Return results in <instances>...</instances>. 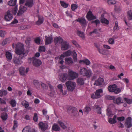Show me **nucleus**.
Segmentation results:
<instances>
[{"instance_id":"nucleus-1","label":"nucleus","mask_w":132,"mask_h":132,"mask_svg":"<svg viewBox=\"0 0 132 132\" xmlns=\"http://www.w3.org/2000/svg\"><path fill=\"white\" fill-rule=\"evenodd\" d=\"M16 53L19 55V57L15 56L13 58V61L15 64L20 65L22 63V61L19 60V58L22 59L25 57L28 54V51L25 50L24 45L21 43H19L16 46Z\"/></svg>"},{"instance_id":"nucleus-2","label":"nucleus","mask_w":132,"mask_h":132,"mask_svg":"<svg viewBox=\"0 0 132 132\" xmlns=\"http://www.w3.org/2000/svg\"><path fill=\"white\" fill-rule=\"evenodd\" d=\"M65 84L68 90L71 91H73L76 86L75 82L70 80L67 81Z\"/></svg>"},{"instance_id":"nucleus-3","label":"nucleus","mask_w":132,"mask_h":132,"mask_svg":"<svg viewBox=\"0 0 132 132\" xmlns=\"http://www.w3.org/2000/svg\"><path fill=\"white\" fill-rule=\"evenodd\" d=\"M80 74L84 76H88L89 77L90 76L92 75V72L90 70H87L86 68H83L80 70Z\"/></svg>"},{"instance_id":"nucleus-4","label":"nucleus","mask_w":132,"mask_h":132,"mask_svg":"<svg viewBox=\"0 0 132 132\" xmlns=\"http://www.w3.org/2000/svg\"><path fill=\"white\" fill-rule=\"evenodd\" d=\"M103 93V90L101 89L96 90L95 93H92L91 95V97L93 99H96L100 98L102 96L101 94Z\"/></svg>"},{"instance_id":"nucleus-5","label":"nucleus","mask_w":132,"mask_h":132,"mask_svg":"<svg viewBox=\"0 0 132 132\" xmlns=\"http://www.w3.org/2000/svg\"><path fill=\"white\" fill-rule=\"evenodd\" d=\"M78 76V74L71 70L69 69L68 70V76L69 79L70 80H73L77 77Z\"/></svg>"},{"instance_id":"nucleus-6","label":"nucleus","mask_w":132,"mask_h":132,"mask_svg":"<svg viewBox=\"0 0 132 132\" xmlns=\"http://www.w3.org/2000/svg\"><path fill=\"white\" fill-rule=\"evenodd\" d=\"M108 16V14L106 12L102 14L100 18L101 22L102 23L108 24L109 23V21L106 18Z\"/></svg>"},{"instance_id":"nucleus-7","label":"nucleus","mask_w":132,"mask_h":132,"mask_svg":"<svg viewBox=\"0 0 132 132\" xmlns=\"http://www.w3.org/2000/svg\"><path fill=\"white\" fill-rule=\"evenodd\" d=\"M76 20L80 23L82 28L85 27L87 26V22L84 18H80L76 19Z\"/></svg>"},{"instance_id":"nucleus-8","label":"nucleus","mask_w":132,"mask_h":132,"mask_svg":"<svg viewBox=\"0 0 132 132\" xmlns=\"http://www.w3.org/2000/svg\"><path fill=\"white\" fill-rule=\"evenodd\" d=\"M30 60L33 61L32 63L33 65L35 66H39L42 64L41 61L39 59H36L34 57L30 58Z\"/></svg>"},{"instance_id":"nucleus-9","label":"nucleus","mask_w":132,"mask_h":132,"mask_svg":"<svg viewBox=\"0 0 132 132\" xmlns=\"http://www.w3.org/2000/svg\"><path fill=\"white\" fill-rule=\"evenodd\" d=\"M69 47V43L66 41H64L61 42V47L62 50H67Z\"/></svg>"},{"instance_id":"nucleus-10","label":"nucleus","mask_w":132,"mask_h":132,"mask_svg":"<svg viewBox=\"0 0 132 132\" xmlns=\"http://www.w3.org/2000/svg\"><path fill=\"white\" fill-rule=\"evenodd\" d=\"M13 18L12 15L11 13V11L8 10L5 15L4 18L6 21H9L12 19Z\"/></svg>"},{"instance_id":"nucleus-11","label":"nucleus","mask_w":132,"mask_h":132,"mask_svg":"<svg viewBox=\"0 0 132 132\" xmlns=\"http://www.w3.org/2000/svg\"><path fill=\"white\" fill-rule=\"evenodd\" d=\"M39 128L43 131L46 130L48 127V125L47 123L40 122L39 124Z\"/></svg>"},{"instance_id":"nucleus-12","label":"nucleus","mask_w":132,"mask_h":132,"mask_svg":"<svg viewBox=\"0 0 132 132\" xmlns=\"http://www.w3.org/2000/svg\"><path fill=\"white\" fill-rule=\"evenodd\" d=\"M104 83L103 79L101 78H100L96 80L94 83L93 85L96 86H101Z\"/></svg>"},{"instance_id":"nucleus-13","label":"nucleus","mask_w":132,"mask_h":132,"mask_svg":"<svg viewBox=\"0 0 132 132\" xmlns=\"http://www.w3.org/2000/svg\"><path fill=\"white\" fill-rule=\"evenodd\" d=\"M27 8L25 7L21 6L19 7V11L17 13L18 16H21L26 10Z\"/></svg>"},{"instance_id":"nucleus-14","label":"nucleus","mask_w":132,"mask_h":132,"mask_svg":"<svg viewBox=\"0 0 132 132\" xmlns=\"http://www.w3.org/2000/svg\"><path fill=\"white\" fill-rule=\"evenodd\" d=\"M21 104L26 109L28 110H31L32 108L29 106V103L26 101L24 100L21 102Z\"/></svg>"},{"instance_id":"nucleus-15","label":"nucleus","mask_w":132,"mask_h":132,"mask_svg":"<svg viewBox=\"0 0 132 132\" xmlns=\"http://www.w3.org/2000/svg\"><path fill=\"white\" fill-rule=\"evenodd\" d=\"M45 44L48 45L51 44L53 38L52 35L48 36H45Z\"/></svg>"},{"instance_id":"nucleus-16","label":"nucleus","mask_w":132,"mask_h":132,"mask_svg":"<svg viewBox=\"0 0 132 132\" xmlns=\"http://www.w3.org/2000/svg\"><path fill=\"white\" fill-rule=\"evenodd\" d=\"M86 18L89 20H91L96 19V17L93 15L92 12L89 11L86 15Z\"/></svg>"},{"instance_id":"nucleus-17","label":"nucleus","mask_w":132,"mask_h":132,"mask_svg":"<svg viewBox=\"0 0 132 132\" xmlns=\"http://www.w3.org/2000/svg\"><path fill=\"white\" fill-rule=\"evenodd\" d=\"M131 118L130 117H128L126 121V126L127 128H130L131 126Z\"/></svg>"},{"instance_id":"nucleus-18","label":"nucleus","mask_w":132,"mask_h":132,"mask_svg":"<svg viewBox=\"0 0 132 132\" xmlns=\"http://www.w3.org/2000/svg\"><path fill=\"white\" fill-rule=\"evenodd\" d=\"M117 87V85L115 84L110 85L108 87V90L110 92H113L115 90Z\"/></svg>"},{"instance_id":"nucleus-19","label":"nucleus","mask_w":132,"mask_h":132,"mask_svg":"<svg viewBox=\"0 0 132 132\" xmlns=\"http://www.w3.org/2000/svg\"><path fill=\"white\" fill-rule=\"evenodd\" d=\"M33 0H26L25 5L29 7H32L34 5Z\"/></svg>"},{"instance_id":"nucleus-20","label":"nucleus","mask_w":132,"mask_h":132,"mask_svg":"<svg viewBox=\"0 0 132 132\" xmlns=\"http://www.w3.org/2000/svg\"><path fill=\"white\" fill-rule=\"evenodd\" d=\"M65 63L68 65H70L73 63V61L71 57H66L65 59Z\"/></svg>"},{"instance_id":"nucleus-21","label":"nucleus","mask_w":132,"mask_h":132,"mask_svg":"<svg viewBox=\"0 0 132 132\" xmlns=\"http://www.w3.org/2000/svg\"><path fill=\"white\" fill-rule=\"evenodd\" d=\"M68 75L67 74H63L59 76V78L62 81H64L67 78Z\"/></svg>"},{"instance_id":"nucleus-22","label":"nucleus","mask_w":132,"mask_h":132,"mask_svg":"<svg viewBox=\"0 0 132 132\" xmlns=\"http://www.w3.org/2000/svg\"><path fill=\"white\" fill-rule=\"evenodd\" d=\"M52 129L55 131H57L60 130V128L56 123H54L52 126Z\"/></svg>"},{"instance_id":"nucleus-23","label":"nucleus","mask_w":132,"mask_h":132,"mask_svg":"<svg viewBox=\"0 0 132 132\" xmlns=\"http://www.w3.org/2000/svg\"><path fill=\"white\" fill-rule=\"evenodd\" d=\"M5 55L8 61H10L11 60L12 58V55L11 53L9 52H7L6 53Z\"/></svg>"},{"instance_id":"nucleus-24","label":"nucleus","mask_w":132,"mask_h":132,"mask_svg":"<svg viewBox=\"0 0 132 132\" xmlns=\"http://www.w3.org/2000/svg\"><path fill=\"white\" fill-rule=\"evenodd\" d=\"M79 63H85L87 65H88L90 63V61L87 59L80 60Z\"/></svg>"},{"instance_id":"nucleus-25","label":"nucleus","mask_w":132,"mask_h":132,"mask_svg":"<svg viewBox=\"0 0 132 132\" xmlns=\"http://www.w3.org/2000/svg\"><path fill=\"white\" fill-rule=\"evenodd\" d=\"M57 122L60 125L61 127L63 129H65L67 128V126L62 122L60 120H58Z\"/></svg>"},{"instance_id":"nucleus-26","label":"nucleus","mask_w":132,"mask_h":132,"mask_svg":"<svg viewBox=\"0 0 132 132\" xmlns=\"http://www.w3.org/2000/svg\"><path fill=\"white\" fill-rule=\"evenodd\" d=\"M127 16L128 20H132V12L131 10L127 12Z\"/></svg>"},{"instance_id":"nucleus-27","label":"nucleus","mask_w":132,"mask_h":132,"mask_svg":"<svg viewBox=\"0 0 132 132\" xmlns=\"http://www.w3.org/2000/svg\"><path fill=\"white\" fill-rule=\"evenodd\" d=\"M33 83L37 89H39L40 84L38 80H34L33 81Z\"/></svg>"},{"instance_id":"nucleus-28","label":"nucleus","mask_w":132,"mask_h":132,"mask_svg":"<svg viewBox=\"0 0 132 132\" xmlns=\"http://www.w3.org/2000/svg\"><path fill=\"white\" fill-rule=\"evenodd\" d=\"M90 107V104H89L88 105H86L84 110V111L86 113H87L91 110Z\"/></svg>"},{"instance_id":"nucleus-29","label":"nucleus","mask_w":132,"mask_h":132,"mask_svg":"<svg viewBox=\"0 0 132 132\" xmlns=\"http://www.w3.org/2000/svg\"><path fill=\"white\" fill-rule=\"evenodd\" d=\"M17 0H11L8 2V4L10 6H14L16 5Z\"/></svg>"},{"instance_id":"nucleus-30","label":"nucleus","mask_w":132,"mask_h":132,"mask_svg":"<svg viewBox=\"0 0 132 132\" xmlns=\"http://www.w3.org/2000/svg\"><path fill=\"white\" fill-rule=\"evenodd\" d=\"M116 116L115 115L114 116L113 119H109V122L111 124H113L116 123Z\"/></svg>"},{"instance_id":"nucleus-31","label":"nucleus","mask_w":132,"mask_h":132,"mask_svg":"<svg viewBox=\"0 0 132 132\" xmlns=\"http://www.w3.org/2000/svg\"><path fill=\"white\" fill-rule=\"evenodd\" d=\"M62 41L63 40L60 37H55L54 40V42L56 43H57L58 42L61 43Z\"/></svg>"},{"instance_id":"nucleus-32","label":"nucleus","mask_w":132,"mask_h":132,"mask_svg":"<svg viewBox=\"0 0 132 132\" xmlns=\"http://www.w3.org/2000/svg\"><path fill=\"white\" fill-rule=\"evenodd\" d=\"M114 102L115 103L119 104L122 103V101L121 98L119 97L117 98L115 100H114Z\"/></svg>"},{"instance_id":"nucleus-33","label":"nucleus","mask_w":132,"mask_h":132,"mask_svg":"<svg viewBox=\"0 0 132 132\" xmlns=\"http://www.w3.org/2000/svg\"><path fill=\"white\" fill-rule=\"evenodd\" d=\"M1 117L3 120H6L7 118V114L6 113H3L2 114Z\"/></svg>"},{"instance_id":"nucleus-34","label":"nucleus","mask_w":132,"mask_h":132,"mask_svg":"<svg viewBox=\"0 0 132 132\" xmlns=\"http://www.w3.org/2000/svg\"><path fill=\"white\" fill-rule=\"evenodd\" d=\"M72 53L73 55V58L75 62L77 61V55L75 51H72Z\"/></svg>"},{"instance_id":"nucleus-35","label":"nucleus","mask_w":132,"mask_h":132,"mask_svg":"<svg viewBox=\"0 0 132 132\" xmlns=\"http://www.w3.org/2000/svg\"><path fill=\"white\" fill-rule=\"evenodd\" d=\"M77 34L78 35L81 37L82 39H84L85 38L83 32L80 31L78 30Z\"/></svg>"},{"instance_id":"nucleus-36","label":"nucleus","mask_w":132,"mask_h":132,"mask_svg":"<svg viewBox=\"0 0 132 132\" xmlns=\"http://www.w3.org/2000/svg\"><path fill=\"white\" fill-rule=\"evenodd\" d=\"M19 71L21 75H23L25 74L24 68L23 67H21L19 68Z\"/></svg>"},{"instance_id":"nucleus-37","label":"nucleus","mask_w":132,"mask_h":132,"mask_svg":"<svg viewBox=\"0 0 132 132\" xmlns=\"http://www.w3.org/2000/svg\"><path fill=\"white\" fill-rule=\"evenodd\" d=\"M94 106L95 108L97 109V113L100 114H101V108L97 105H95Z\"/></svg>"},{"instance_id":"nucleus-38","label":"nucleus","mask_w":132,"mask_h":132,"mask_svg":"<svg viewBox=\"0 0 132 132\" xmlns=\"http://www.w3.org/2000/svg\"><path fill=\"white\" fill-rule=\"evenodd\" d=\"M10 103L12 106L13 107H15L16 106V101L14 100L13 99H12L10 102Z\"/></svg>"},{"instance_id":"nucleus-39","label":"nucleus","mask_w":132,"mask_h":132,"mask_svg":"<svg viewBox=\"0 0 132 132\" xmlns=\"http://www.w3.org/2000/svg\"><path fill=\"white\" fill-rule=\"evenodd\" d=\"M18 6L17 5L12 10L11 12L14 15H15L18 11Z\"/></svg>"},{"instance_id":"nucleus-40","label":"nucleus","mask_w":132,"mask_h":132,"mask_svg":"<svg viewBox=\"0 0 132 132\" xmlns=\"http://www.w3.org/2000/svg\"><path fill=\"white\" fill-rule=\"evenodd\" d=\"M43 18H40L38 17V20L36 22V24L38 25H39L42 24L43 22Z\"/></svg>"},{"instance_id":"nucleus-41","label":"nucleus","mask_w":132,"mask_h":132,"mask_svg":"<svg viewBox=\"0 0 132 132\" xmlns=\"http://www.w3.org/2000/svg\"><path fill=\"white\" fill-rule=\"evenodd\" d=\"M60 3L61 5L64 8H67L68 6V4L63 1H61Z\"/></svg>"},{"instance_id":"nucleus-42","label":"nucleus","mask_w":132,"mask_h":132,"mask_svg":"<svg viewBox=\"0 0 132 132\" xmlns=\"http://www.w3.org/2000/svg\"><path fill=\"white\" fill-rule=\"evenodd\" d=\"M72 53L71 52L70 50H68L63 53L65 57L69 56L71 55Z\"/></svg>"},{"instance_id":"nucleus-43","label":"nucleus","mask_w":132,"mask_h":132,"mask_svg":"<svg viewBox=\"0 0 132 132\" xmlns=\"http://www.w3.org/2000/svg\"><path fill=\"white\" fill-rule=\"evenodd\" d=\"M78 112L77 109L75 108L72 111V115L74 116H77L78 115Z\"/></svg>"},{"instance_id":"nucleus-44","label":"nucleus","mask_w":132,"mask_h":132,"mask_svg":"<svg viewBox=\"0 0 132 132\" xmlns=\"http://www.w3.org/2000/svg\"><path fill=\"white\" fill-rule=\"evenodd\" d=\"M78 7V5L75 4H72L71 5V9L73 11H74L76 9H77Z\"/></svg>"},{"instance_id":"nucleus-45","label":"nucleus","mask_w":132,"mask_h":132,"mask_svg":"<svg viewBox=\"0 0 132 132\" xmlns=\"http://www.w3.org/2000/svg\"><path fill=\"white\" fill-rule=\"evenodd\" d=\"M77 82L80 85H82L84 83V80L83 79L79 78L77 80Z\"/></svg>"},{"instance_id":"nucleus-46","label":"nucleus","mask_w":132,"mask_h":132,"mask_svg":"<svg viewBox=\"0 0 132 132\" xmlns=\"http://www.w3.org/2000/svg\"><path fill=\"white\" fill-rule=\"evenodd\" d=\"M96 47L97 48L98 51L99 52L102 54H104L105 53V50L103 49H100L98 47L96 46Z\"/></svg>"},{"instance_id":"nucleus-47","label":"nucleus","mask_w":132,"mask_h":132,"mask_svg":"<svg viewBox=\"0 0 132 132\" xmlns=\"http://www.w3.org/2000/svg\"><path fill=\"white\" fill-rule=\"evenodd\" d=\"M107 2L109 5L114 4L116 3L115 0H108Z\"/></svg>"},{"instance_id":"nucleus-48","label":"nucleus","mask_w":132,"mask_h":132,"mask_svg":"<svg viewBox=\"0 0 132 132\" xmlns=\"http://www.w3.org/2000/svg\"><path fill=\"white\" fill-rule=\"evenodd\" d=\"M119 29L118 22L116 21L115 23L114 26L113 28V30L114 31L117 30Z\"/></svg>"},{"instance_id":"nucleus-49","label":"nucleus","mask_w":132,"mask_h":132,"mask_svg":"<svg viewBox=\"0 0 132 132\" xmlns=\"http://www.w3.org/2000/svg\"><path fill=\"white\" fill-rule=\"evenodd\" d=\"M121 91V89L119 88H117V86L114 92L116 94H118L120 93Z\"/></svg>"},{"instance_id":"nucleus-50","label":"nucleus","mask_w":132,"mask_h":132,"mask_svg":"<svg viewBox=\"0 0 132 132\" xmlns=\"http://www.w3.org/2000/svg\"><path fill=\"white\" fill-rule=\"evenodd\" d=\"M109 43L111 44H113L114 43V40L112 38H110L108 40Z\"/></svg>"},{"instance_id":"nucleus-51","label":"nucleus","mask_w":132,"mask_h":132,"mask_svg":"<svg viewBox=\"0 0 132 132\" xmlns=\"http://www.w3.org/2000/svg\"><path fill=\"white\" fill-rule=\"evenodd\" d=\"M39 52H44L45 51V48L44 46H40L39 48Z\"/></svg>"},{"instance_id":"nucleus-52","label":"nucleus","mask_w":132,"mask_h":132,"mask_svg":"<svg viewBox=\"0 0 132 132\" xmlns=\"http://www.w3.org/2000/svg\"><path fill=\"white\" fill-rule=\"evenodd\" d=\"M6 33L4 31L0 30V36L2 37H3L4 36Z\"/></svg>"},{"instance_id":"nucleus-53","label":"nucleus","mask_w":132,"mask_h":132,"mask_svg":"<svg viewBox=\"0 0 132 132\" xmlns=\"http://www.w3.org/2000/svg\"><path fill=\"white\" fill-rule=\"evenodd\" d=\"M57 88L58 91L59 92L60 91H62V90H63V86L61 84H60L58 85L57 86Z\"/></svg>"},{"instance_id":"nucleus-54","label":"nucleus","mask_w":132,"mask_h":132,"mask_svg":"<svg viewBox=\"0 0 132 132\" xmlns=\"http://www.w3.org/2000/svg\"><path fill=\"white\" fill-rule=\"evenodd\" d=\"M125 100L128 104H131V103L132 101L131 100L126 98H124Z\"/></svg>"},{"instance_id":"nucleus-55","label":"nucleus","mask_w":132,"mask_h":132,"mask_svg":"<svg viewBox=\"0 0 132 132\" xmlns=\"http://www.w3.org/2000/svg\"><path fill=\"white\" fill-rule=\"evenodd\" d=\"M18 126L17 122L15 120L14 121V126L13 127V130H14Z\"/></svg>"},{"instance_id":"nucleus-56","label":"nucleus","mask_w":132,"mask_h":132,"mask_svg":"<svg viewBox=\"0 0 132 132\" xmlns=\"http://www.w3.org/2000/svg\"><path fill=\"white\" fill-rule=\"evenodd\" d=\"M40 40L39 37H37L36 38L35 40V42L38 44H39L40 43Z\"/></svg>"},{"instance_id":"nucleus-57","label":"nucleus","mask_w":132,"mask_h":132,"mask_svg":"<svg viewBox=\"0 0 132 132\" xmlns=\"http://www.w3.org/2000/svg\"><path fill=\"white\" fill-rule=\"evenodd\" d=\"M33 120L35 122H37L38 120L37 115L36 113H34L33 117Z\"/></svg>"},{"instance_id":"nucleus-58","label":"nucleus","mask_w":132,"mask_h":132,"mask_svg":"<svg viewBox=\"0 0 132 132\" xmlns=\"http://www.w3.org/2000/svg\"><path fill=\"white\" fill-rule=\"evenodd\" d=\"M100 23V21L98 20H96L95 21H93L91 22L92 23H95L96 24V26L98 24H99Z\"/></svg>"},{"instance_id":"nucleus-59","label":"nucleus","mask_w":132,"mask_h":132,"mask_svg":"<svg viewBox=\"0 0 132 132\" xmlns=\"http://www.w3.org/2000/svg\"><path fill=\"white\" fill-rule=\"evenodd\" d=\"M72 12H68V11H67L66 12V13L67 16H69L71 18H72Z\"/></svg>"},{"instance_id":"nucleus-60","label":"nucleus","mask_w":132,"mask_h":132,"mask_svg":"<svg viewBox=\"0 0 132 132\" xmlns=\"http://www.w3.org/2000/svg\"><path fill=\"white\" fill-rule=\"evenodd\" d=\"M40 84L42 86V88L43 89H46L47 88V87L44 83L43 82H41Z\"/></svg>"},{"instance_id":"nucleus-61","label":"nucleus","mask_w":132,"mask_h":132,"mask_svg":"<svg viewBox=\"0 0 132 132\" xmlns=\"http://www.w3.org/2000/svg\"><path fill=\"white\" fill-rule=\"evenodd\" d=\"M107 115L109 117L111 116L112 115L111 111L108 109L107 110Z\"/></svg>"},{"instance_id":"nucleus-62","label":"nucleus","mask_w":132,"mask_h":132,"mask_svg":"<svg viewBox=\"0 0 132 132\" xmlns=\"http://www.w3.org/2000/svg\"><path fill=\"white\" fill-rule=\"evenodd\" d=\"M6 103L5 101L3 99L1 98H0V104H6Z\"/></svg>"},{"instance_id":"nucleus-63","label":"nucleus","mask_w":132,"mask_h":132,"mask_svg":"<svg viewBox=\"0 0 132 132\" xmlns=\"http://www.w3.org/2000/svg\"><path fill=\"white\" fill-rule=\"evenodd\" d=\"M30 40H31L30 38H27L25 41L26 44L28 45H29L30 43Z\"/></svg>"},{"instance_id":"nucleus-64","label":"nucleus","mask_w":132,"mask_h":132,"mask_svg":"<svg viewBox=\"0 0 132 132\" xmlns=\"http://www.w3.org/2000/svg\"><path fill=\"white\" fill-rule=\"evenodd\" d=\"M60 94H61L62 95H64L66 94L67 91L66 90L63 91V90H62V91H60Z\"/></svg>"}]
</instances>
